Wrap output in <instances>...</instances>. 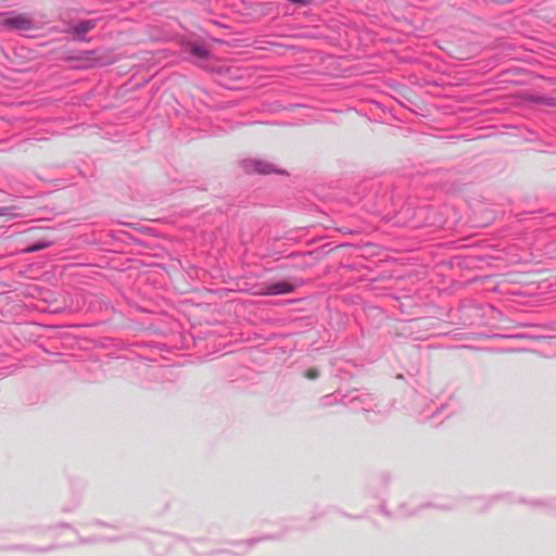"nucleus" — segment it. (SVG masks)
<instances>
[{"label":"nucleus","mask_w":556,"mask_h":556,"mask_svg":"<svg viewBox=\"0 0 556 556\" xmlns=\"http://www.w3.org/2000/svg\"><path fill=\"white\" fill-rule=\"evenodd\" d=\"M244 168L248 173H258L268 175L271 173L283 174V170H278L273 164L262 160H247L244 162Z\"/></svg>","instance_id":"nucleus-1"},{"label":"nucleus","mask_w":556,"mask_h":556,"mask_svg":"<svg viewBox=\"0 0 556 556\" xmlns=\"http://www.w3.org/2000/svg\"><path fill=\"white\" fill-rule=\"evenodd\" d=\"M4 25L11 29L18 31H29L35 29L34 22L26 15H16L13 17H8L4 21Z\"/></svg>","instance_id":"nucleus-2"},{"label":"nucleus","mask_w":556,"mask_h":556,"mask_svg":"<svg viewBox=\"0 0 556 556\" xmlns=\"http://www.w3.org/2000/svg\"><path fill=\"white\" fill-rule=\"evenodd\" d=\"M295 289L294 285H292L289 281H279L276 283L268 285L265 287V289L261 292L265 295H279V294H288L293 292Z\"/></svg>","instance_id":"nucleus-3"},{"label":"nucleus","mask_w":556,"mask_h":556,"mask_svg":"<svg viewBox=\"0 0 556 556\" xmlns=\"http://www.w3.org/2000/svg\"><path fill=\"white\" fill-rule=\"evenodd\" d=\"M93 27H94L93 21H84V22H79L78 24L73 26V31L77 35H83V34L90 31Z\"/></svg>","instance_id":"nucleus-4"},{"label":"nucleus","mask_w":556,"mask_h":556,"mask_svg":"<svg viewBox=\"0 0 556 556\" xmlns=\"http://www.w3.org/2000/svg\"><path fill=\"white\" fill-rule=\"evenodd\" d=\"M192 53L201 59H205L207 56V50L203 47H193Z\"/></svg>","instance_id":"nucleus-5"},{"label":"nucleus","mask_w":556,"mask_h":556,"mask_svg":"<svg viewBox=\"0 0 556 556\" xmlns=\"http://www.w3.org/2000/svg\"><path fill=\"white\" fill-rule=\"evenodd\" d=\"M305 377L308 379H316L319 376V372L315 368H309L305 371Z\"/></svg>","instance_id":"nucleus-6"},{"label":"nucleus","mask_w":556,"mask_h":556,"mask_svg":"<svg viewBox=\"0 0 556 556\" xmlns=\"http://www.w3.org/2000/svg\"><path fill=\"white\" fill-rule=\"evenodd\" d=\"M5 215V208H0V216Z\"/></svg>","instance_id":"nucleus-7"}]
</instances>
